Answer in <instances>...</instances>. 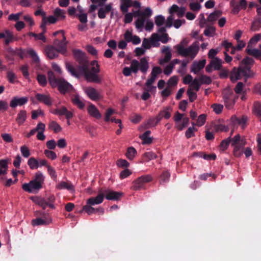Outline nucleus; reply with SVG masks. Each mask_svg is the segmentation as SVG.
<instances>
[{
	"mask_svg": "<svg viewBox=\"0 0 261 261\" xmlns=\"http://www.w3.org/2000/svg\"><path fill=\"white\" fill-rule=\"evenodd\" d=\"M71 101L73 105L77 107L80 109H83L85 107V103L81 99L78 95H75L71 99Z\"/></svg>",
	"mask_w": 261,
	"mask_h": 261,
	"instance_id": "32",
	"label": "nucleus"
},
{
	"mask_svg": "<svg viewBox=\"0 0 261 261\" xmlns=\"http://www.w3.org/2000/svg\"><path fill=\"white\" fill-rule=\"evenodd\" d=\"M56 188L59 190L67 189L69 191L74 190V186L72 184L65 181L60 182L57 185Z\"/></svg>",
	"mask_w": 261,
	"mask_h": 261,
	"instance_id": "34",
	"label": "nucleus"
},
{
	"mask_svg": "<svg viewBox=\"0 0 261 261\" xmlns=\"http://www.w3.org/2000/svg\"><path fill=\"white\" fill-rule=\"evenodd\" d=\"M253 63L254 60L253 59L249 57H246L242 61L240 67H242L243 69L249 68L248 70L246 71V72L248 74H250L251 76L252 72L251 70V66L253 64Z\"/></svg>",
	"mask_w": 261,
	"mask_h": 261,
	"instance_id": "19",
	"label": "nucleus"
},
{
	"mask_svg": "<svg viewBox=\"0 0 261 261\" xmlns=\"http://www.w3.org/2000/svg\"><path fill=\"white\" fill-rule=\"evenodd\" d=\"M171 107H166L161 110L159 113L158 115L156 116L157 122H160L163 118L168 119L171 117V112L172 111Z\"/></svg>",
	"mask_w": 261,
	"mask_h": 261,
	"instance_id": "15",
	"label": "nucleus"
},
{
	"mask_svg": "<svg viewBox=\"0 0 261 261\" xmlns=\"http://www.w3.org/2000/svg\"><path fill=\"white\" fill-rule=\"evenodd\" d=\"M104 198V194L100 190L98 194L95 197H91L87 199V203L91 205L98 204L102 202Z\"/></svg>",
	"mask_w": 261,
	"mask_h": 261,
	"instance_id": "21",
	"label": "nucleus"
},
{
	"mask_svg": "<svg viewBox=\"0 0 261 261\" xmlns=\"http://www.w3.org/2000/svg\"><path fill=\"white\" fill-rule=\"evenodd\" d=\"M198 80H199L201 85H209L212 83V80L211 77L203 74L201 75L199 78H198Z\"/></svg>",
	"mask_w": 261,
	"mask_h": 261,
	"instance_id": "51",
	"label": "nucleus"
},
{
	"mask_svg": "<svg viewBox=\"0 0 261 261\" xmlns=\"http://www.w3.org/2000/svg\"><path fill=\"white\" fill-rule=\"evenodd\" d=\"M140 66L139 69L140 71L143 73H146L148 69V60L147 57H144L140 60Z\"/></svg>",
	"mask_w": 261,
	"mask_h": 261,
	"instance_id": "30",
	"label": "nucleus"
},
{
	"mask_svg": "<svg viewBox=\"0 0 261 261\" xmlns=\"http://www.w3.org/2000/svg\"><path fill=\"white\" fill-rule=\"evenodd\" d=\"M222 15V12L220 10H216L213 13L210 14L207 17V20L210 22H213L216 20Z\"/></svg>",
	"mask_w": 261,
	"mask_h": 261,
	"instance_id": "43",
	"label": "nucleus"
},
{
	"mask_svg": "<svg viewBox=\"0 0 261 261\" xmlns=\"http://www.w3.org/2000/svg\"><path fill=\"white\" fill-rule=\"evenodd\" d=\"M33 180L36 182H39L42 186L44 180L43 174L40 172H37L35 174V178Z\"/></svg>",
	"mask_w": 261,
	"mask_h": 261,
	"instance_id": "59",
	"label": "nucleus"
},
{
	"mask_svg": "<svg viewBox=\"0 0 261 261\" xmlns=\"http://www.w3.org/2000/svg\"><path fill=\"white\" fill-rule=\"evenodd\" d=\"M140 63L137 60H133L130 63V69L134 73H137L139 69Z\"/></svg>",
	"mask_w": 261,
	"mask_h": 261,
	"instance_id": "46",
	"label": "nucleus"
},
{
	"mask_svg": "<svg viewBox=\"0 0 261 261\" xmlns=\"http://www.w3.org/2000/svg\"><path fill=\"white\" fill-rule=\"evenodd\" d=\"M101 192L104 194V197L109 200H120L123 195L122 192L114 191L109 189H103L101 188Z\"/></svg>",
	"mask_w": 261,
	"mask_h": 261,
	"instance_id": "7",
	"label": "nucleus"
},
{
	"mask_svg": "<svg viewBox=\"0 0 261 261\" xmlns=\"http://www.w3.org/2000/svg\"><path fill=\"white\" fill-rule=\"evenodd\" d=\"M35 98L38 102L43 103L48 106H51L53 103V100L49 95L37 93L35 95Z\"/></svg>",
	"mask_w": 261,
	"mask_h": 261,
	"instance_id": "17",
	"label": "nucleus"
},
{
	"mask_svg": "<svg viewBox=\"0 0 261 261\" xmlns=\"http://www.w3.org/2000/svg\"><path fill=\"white\" fill-rule=\"evenodd\" d=\"M54 15H55L54 16L55 17H56L57 18V19H63L65 18L64 11L63 10H62L59 8H57L55 10Z\"/></svg>",
	"mask_w": 261,
	"mask_h": 261,
	"instance_id": "49",
	"label": "nucleus"
},
{
	"mask_svg": "<svg viewBox=\"0 0 261 261\" xmlns=\"http://www.w3.org/2000/svg\"><path fill=\"white\" fill-rule=\"evenodd\" d=\"M205 64V59L200 60L199 62H194L191 66V71L194 74H198L204 67Z\"/></svg>",
	"mask_w": 261,
	"mask_h": 261,
	"instance_id": "20",
	"label": "nucleus"
},
{
	"mask_svg": "<svg viewBox=\"0 0 261 261\" xmlns=\"http://www.w3.org/2000/svg\"><path fill=\"white\" fill-rule=\"evenodd\" d=\"M27 53L32 58L34 63H38L39 62V58L36 52L32 48H29L27 50Z\"/></svg>",
	"mask_w": 261,
	"mask_h": 261,
	"instance_id": "41",
	"label": "nucleus"
},
{
	"mask_svg": "<svg viewBox=\"0 0 261 261\" xmlns=\"http://www.w3.org/2000/svg\"><path fill=\"white\" fill-rule=\"evenodd\" d=\"M57 87L61 93L65 94L66 93L70 92L73 89V87L69 83L63 79H61Z\"/></svg>",
	"mask_w": 261,
	"mask_h": 261,
	"instance_id": "11",
	"label": "nucleus"
},
{
	"mask_svg": "<svg viewBox=\"0 0 261 261\" xmlns=\"http://www.w3.org/2000/svg\"><path fill=\"white\" fill-rule=\"evenodd\" d=\"M152 180V177L150 175H142L133 181L132 188L133 190L136 191L144 189L145 184Z\"/></svg>",
	"mask_w": 261,
	"mask_h": 261,
	"instance_id": "5",
	"label": "nucleus"
},
{
	"mask_svg": "<svg viewBox=\"0 0 261 261\" xmlns=\"http://www.w3.org/2000/svg\"><path fill=\"white\" fill-rule=\"evenodd\" d=\"M240 142H241V144L244 145L245 142L243 139L241 140V136L239 134L236 135L232 139H231V145L234 146V154L237 155L238 152H239V148L237 145L239 144Z\"/></svg>",
	"mask_w": 261,
	"mask_h": 261,
	"instance_id": "25",
	"label": "nucleus"
},
{
	"mask_svg": "<svg viewBox=\"0 0 261 261\" xmlns=\"http://www.w3.org/2000/svg\"><path fill=\"white\" fill-rule=\"evenodd\" d=\"M49 128L54 130L55 133H59L61 131L62 127L56 121H51L48 125Z\"/></svg>",
	"mask_w": 261,
	"mask_h": 261,
	"instance_id": "42",
	"label": "nucleus"
},
{
	"mask_svg": "<svg viewBox=\"0 0 261 261\" xmlns=\"http://www.w3.org/2000/svg\"><path fill=\"white\" fill-rule=\"evenodd\" d=\"M8 161L7 160L2 159L0 160V181L2 184L6 181V175L8 173Z\"/></svg>",
	"mask_w": 261,
	"mask_h": 261,
	"instance_id": "10",
	"label": "nucleus"
},
{
	"mask_svg": "<svg viewBox=\"0 0 261 261\" xmlns=\"http://www.w3.org/2000/svg\"><path fill=\"white\" fill-rule=\"evenodd\" d=\"M52 113L53 114L58 116H65L67 120L72 118L73 116V113L68 111L65 107L55 109L52 111Z\"/></svg>",
	"mask_w": 261,
	"mask_h": 261,
	"instance_id": "12",
	"label": "nucleus"
},
{
	"mask_svg": "<svg viewBox=\"0 0 261 261\" xmlns=\"http://www.w3.org/2000/svg\"><path fill=\"white\" fill-rule=\"evenodd\" d=\"M152 14V10L149 8H147L145 9L142 12H140V11H137L135 13V15L144 17L146 19V18L149 17L150 16H151Z\"/></svg>",
	"mask_w": 261,
	"mask_h": 261,
	"instance_id": "37",
	"label": "nucleus"
},
{
	"mask_svg": "<svg viewBox=\"0 0 261 261\" xmlns=\"http://www.w3.org/2000/svg\"><path fill=\"white\" fill-rule=\"evenodd\" d=\"M85 93L88 97L93 101H97L101 99V96L97 90L93 87H88L85 89Z\"/></svg>",
	"mask_w": 261,
	"mask_h": 261,
	"instance_id": "14",
	"label": "nucleus"
},
{
	"mask_svg": "<svg viewBox=\"0 0 261 261\" xmlns=\"http://www.w3.org/2000/svg\"><path fill=\"white\" fill-rule=\"evenodd\" d=\"M83 211H84L89 215L92 214L96 213L95 208L92 207L91 205L88 204L83 207Z\"/></svg>",
	"mask_w": 261,
	"mask_h": 261,
	"instance_id": "56",
	"label": "nucleus"
},
{
	"mask_svg": "<svg viewBox=\"0 0 261 261\" xmlns=\"http://www.w3.org/2000/svg\"><path fill=\"white\" fill-rule=\"evenodd\" d=\"M170 174L168 171H164L160 176L161 184L167 183L169 181Z\"/></svg>",
	"mask_w": 261,
	"mask_h": 261,
	"instance_id": "54",
	"label": "nucleus"
},
{
	"mask_svg": "<svg viewBox=\"0 0 261 261\" xmlns=\"http://www.w3.org/2000/svg\"><path fill=\"white\" fill-rule=\"evenodd\" d=\"M247 53L249 55L257 58L261 56V50L256 48H247L246 49Z\"/></svg>",
	"mask_w": 261,
	"mask_h": 261,
	"instance_id": "47",
	"label": "nucleus"
},
{
	"mask_svg": "<svg viewBox=\"0 0 261 261\" xmlns=\"http://www.w3.org/2000/svg\"><path fill=\"white\" fill-rule=\"evenodd\" d=\"M196 131H197V129L194 127V126L189 127L185 133V136L186 138L189 139L192 137H194V132Z\"/></svg>",
	"mask_w": 261,
	"mask_h": 261,
	"instance_id": "55",
	"label": "nucleus"
},
{
	"mask_svg": "<svg viewBox=\"0 0 261 261\" xmlns=\"http://www.w3.org/2000/svg\"><path fill=\"white\" fill-rule=\"evenodd\" d=\"M156 77L151 75V77L148 79L146 82V86L148 88V90L151 92L153 90L156 89V87L152 86L151 85L154 82Z\"/></svg>",
	"mask_w": 261,
	"mask_h": 261,
	"instance_id": "44",
	"label": "nucleus"
},
{
	"mask_svg": "<svg viewBox=\"0 0 261 261\" xmlns=\"http://www.w3.org/2000/svg\"><path fill=\"white\" fill-rule=\"evenodd\" d=\"M6 37L5 40V43L6 45H8L14 39V36L13 34L8 30L6 31Z\"/></svg>",
	"mask_w": 261,
	"mask_h": 261,
	"instance_id": "62",
	"label": "nucleus"
},
{
	"mask_svg": "<svg viewBox=\"0 0 261 261\" xmlns=\"http://www.w3.org/2000/svg\"><path fill=\"white\" fill-rule=\"evenodd\" d=\"M44 53L47 57L53 59L58 56L59 52L53 45H47L44 49Z\"/></svg>",
	"mask_w": 261,
	"mask_h": 261,
	"instance_id": "16",
	"label": "nucleus"
},
{
	"mask_svg": "<svg viewBox=\"0 0 261 261\" xmlns=\"http://www.w3.org/2000/svg\"><path fill=\"white\" fill-rule=\"evenodd\" d=\"M72 53L75 59L80 64L77 68H75L76 70H79L80 67L88 65V60L84 52L80 49H74Z\"/></svg>",
	"mask_w": 261,
	"mask_h": 261,
	"instance_id": "6",
	"label": "nucleus"
},
{
	"mask_svg": "<svg viewBox=\"0 0 261 261\" xmlns=\"http://www.w3.org/2000/svg\"><path fill=\"white\" fill-rule=\"evenodd\" d=\"M40 125H41L40 126L41 127V129L37 130L38 133L37 134V138L39 140L43 141L45 139V136L43 134L45 128V125L44 123L40 122Z\"/></svg>",
	"mask_w": 261,
	"mask_h": 261,
	"instance_id": "45",
	"label": "nucleus"
},
{
	"mask_svg": "<svg viewBox=\"0 0 261 261\" xmlns=\"http://www.w3.org/2000/svg\"><path fill=\"white\" fill-rule=\"evenodd\" d=\"M231 142V138L230 137L227 138L226 139L223 140L220 145V147L221 149L224 150L226 149Z\"/></svg>",
	"mask_w": 261,
	"mask_h": 261,
	"instance_id": "61",
	"label": "nucleus"
},
{
	"mask_svg": "<svg viewBox=\"0 0 261 261\" xmlns=\"http://www.w3.org/2000/svg\"><path fill=\"white\" fill-rule=\"evenodd\" d=\"M230 5L232 8V11L233 13L234 14H238L240 12V11L241 9H242V8L239 5V3L234 1H231Z\"/></svg>",
	"mask_w": 261,
	"mask_h": 261,
	"instance_id": "52",
	"label": "nucleus"
},
{
	"mask_svg": "<svg viewBox=\"0 0 261 261\" xmlns=\"http://www.w3.org/2000/svg\"><path fill=\"white\" fill-rule=\"evenodd\" d=\"M47 172L50 176L51 178L54 180H55L57 178V174L55 169L51 166H47Z\"/></svg>",
	"mask_w": 261,
	"mask_h": 261,
	"instance_id": "63",
	"label": "nucleus"
},
{
	"mask_svg": "<svg viewBox=\"0 0 261 261\" xmlns=\"http://www.w3.org/2000/svg\"><path fill=\"white\" fill-rule=\"evenodd\" d=\"M145 18L144 17L140 16L135 22V25L137 29H141L144 27Z\"/></svg>",
	"mask_w": 261,
	"mask_h": 261,
	"instance_id": "60",
	"label": "nucleus"
},
{
	"mask_svg": "<svg viewBox=\"0 0 261 261\" xmlns=\"http://www.w3.org/2000/svg\"><path fill=\"white\" fill-rule=\"evenodd\" d=\"M48 81L53 87H57L58 83L61 79L56 78L54 73L52 71L48 72Z\"/></svg>",
	"mask_w": 261,
	"mask_h": 261,
	"instance_id": "31",
	"label": "nucleus"
},
{
	"mask_svg": "<svg viewBox=\"0 0 261 261\" xmlns=\"http://www.w3.org/2000/svg\"><path fill=\"white\" fill-rule=\"evenodd\" d=\"M28 165L31 169H36L39 167V161L34 157H31L28 161Z\"/></svg>",
	"mask_w": 261,
	"mask_h": 261,
	"instance_id": "38",
	"label": "nucleus"
},
{
	"mask_svg": "<svg viewBox=\"0 0 261 261\" xmlns=\"http://www.w3.org/2000/svg\"><path fill=\"white\" fill-rule=\"evenodd\" d=\"M43 218H37L32 220V224L33 226L38 225H46L51 222V219L46 216L44 213H43Z\"/></svg>",
	"mask_w": 261,
	"mask_h": 261,
	"instance_id": "18",
	"label": "nucleus"
},
{
	"mask_svg": "<svg viewBox=\"0 0 261 261\" xmlns=\"http://www.w3.org/2000/svg\"><path fill=\"white\" fill-rule=\"evenodd\" d=\"M37 80L40 86L44 87L47 84L46 76L44 74H38L37 76Z\"/></svg>",
	"mask_w": 261,
	"mask_h": 261,
	"instance_id": "50",
	"label": "nucleus"
},
{
	"mask_svg": "<svg viewBox=\"0 0 261 261\" xmlns=\"http://www.w3.org/2000/svg\"><path fill=\"white\" fill-rule=\"evenodd\" d=\"M253 111L254 113L260 118L261 121V103L256 101L254 103Z\"/></svg>",
	"mask_w": 261,
	"mask_h": 261,
	"instance_id": "53",
	"label": "nucleus"
},
{
	"mask_svg": "<svg viewBox=\"0 0 261 261\" xmlns=\"http://www.w3.org/2000/svg\"><path fill=\"white\" fill-rule=\"evenodd\" d=\"M249 68L243 69L242 67H239L238 68L234 67L230 73V80L232 83L236 82L237 80H240L242 76L246 78L251 77L250 74H248L246 71Z\"/></svg>",
	"mask_w": 261,
	"mask_h": 261,
	"instance_id": "3",
	"label": "nucleus"
},
{
	"mask_svg": "<svg viewBox=\"0 0 261 261\" xmlns=\"http://www.w3.org/2000/svg\"><path fill=\"white\" fill-rule=\"evenodd\" d=\"M186 10V9L185 7H179L177 5L174 4L170 7L169 9V13L170 14H173L176 13L178 17H182L184 16Z\"/></svg>",
	"mask_w": 261,
	"mask_h": 261,
	"instance_id": "24",
	"label": "nucleus"
},
{
	"mask_svg": "<svg viewBox=\"0 0 261 261\" xmlns=\"http://www.w3.org/2000/svg\"><path fill=\"white\" fill-rule=\"evenodd\" d=\"M54 46L59 53L64 54L67 50V41L64 34L62 35V39H55L53 42Z\"/></svg>",
	"mask_w": 261,
	"mask_h": 261,
	"instance_id": "8",
	"label": "nucleus"
},
{
	"mask_svg": "<svg viewBox=\"0 0 261 261\" xmlns=\"http://www.w3.org/2000/svg\"><path fill=\"white\" fill-rule=\"evenodd\" d=\"M151 47H158L160 45L159 39V35L156 33H153L149 38Z\"/></svg>",
	"mask_w": 261,
	"mask_h": 261,
	"instance_id": "33",
	"label": "nucleus"
},
{
	"mask_svg": "<svg viewBox=\"0 0 261 261\" xmlns=\"http://www.w3.org/2000/svg\"><path fill=\"white\" fill-rule=\"evenodd\" d=\"M156 155L152 151L145 152L143 155V160L146 162L156 159Z\"/></svg>",
	"mask_w": 261,
	"mask_h": 261,
	"instance_id": "48",
	"label": "nucleus"
},
{
	"mask_svg": "<svg viewBox=\"0 0 261 261\" xmlns=\"http://www.w3.org/2000/svg\"><path fill=\"white\" fill-rule=\"evenodd\" d=\"M89 114L97 119H99L101 117V114L99 112L97 108L93 105L91 103L87 109Z\"/></svg>",
	"mask_w": 261,
	"mask_h": 261,
	"instance_id": "26",
	"label": "nucleus"
},
{
	"mask_svg": "<svg viewBox=\"0 0 261 261\" xmlns=\"http://www.w3.org/2000/svg\"><path fill=\"white\" fill-rule=\"evenodd\" d=\"M210 63L211 64L212 67H213V68L215 70H221V68L222 67L221 60L218 59V58H215L211 61Z\"/></svg>",
	"mask_w": 261,
	"mask_h": 261,
	"instance_id": "39",
	"label": "nucleus"
},
{
	"mask_svg": "<svg viewBox=\"0 0 261 261\" xmlns=\"http://www.w3.org/2000/svg\"><path fill=\"white\" fill-rule=\"evenodd\" d=\"M20 151L24 158H27L30 155V151L28 147L25 145L20 147Z\"/></svg>",
	"mask_w": 261,
	"mask_h": 261,
	"instance_id": "64",
	"label": "nucleus"
},
{
	"mask_svg": "<svg viewBox=\"0 0 261 261\" xmlns=\"http://www.w3.org/2000/svg\"><path fill=\"white\" fill-rule=\"evenodd\" d=\"M112 10V4L110 3L99 9L97 13L98 17L100 19H105L106 17V14Z\"/></svg>",
	"mask_w": 261,
	"mask_h": 261,
	"instance_id": "22",
	"label": "nucleus"
},
{
	"mask_svg": "<svg viewBox=\"0 0 261 261\" xmlns=\"http://www.w3.org/2000/svg\"><path fill=\"white\" fill-rule=\"evenodd\" d=\"M223 98L226 108L231 109L235 103L236 96L232 90L227 88L223 91Z\"/></svg>",
	"mask_w": 261,
	"mask_h": 261,
	"instance_id": "4",
	"label": "nucleus"
},
{
	"mask_svg": "<svg viewBox=\"0 0 261 261\" xmlns=\"http://www.w3.org/2000/svg\"><path fill=\"white\" fill-rule=\"evenodd\" d=\"M88 65L83 67H80L79 70H76L71 64L67 63L66 67L67 70L71 74L76 77H79L84 74L86 80L91 82L100 83L101 80L97 74L100 72L99 66L96 64V66H93L91 70L88 69Z\"/></svg>",
	"mask_w": 261,
	"mask_h": 261,
	"instance_id": "1",
	"label": "nucleus"
},
{
	"mask_svg": "<svg viewBox=\"0 0 261 261\" xmlns=\"http://www.w3.org/2000/svg\"><path fill=\"white\" fill-rule=\"evenodd\" d=\"M27 118V113L25 110H20L17 114L16 121L19 125H21L25 121Z\"/></svg>",
	"mask_w": 261,
	"mask_h": 261,
	"instance_id": "27",
	"label": "nucleus"
},
{
	"mask_svg": "<svg viewBox=\"0 0 261 261\" xmlns=\"http://www.w3.org/2000/svg\"><path fill=\"white\" fill-rule=\"evenodd\" d=\"M259 40H261V33L255 34L249 41L248 47L251 46L252 44H255Z\"/></svg>",
	"mask_w": 261,
	"mask_h": 261,
	"instance_id": "57",
	"label": "nucleus"
},
{
	"mask_svg": "<svg viewBox=\"0 0 261 261\" xmlns=\"http://www.w3.org/2000/svg\"><path fill=\"white\" fill-rule=\"evenodd\" d=\"M120 10L122 13H127L128 8L132 6V1L121 0Z\"/></svg>",
	"mask_w": 261,
	"mask_h": 261,
	"instance_id": "35",
	"label": "nucleus"
},
{
	"mask_svg": "<svg viewBox=\"0 0 261 261\" xmlns=\"http://www.w3.org/2000/svg\"><path fill=\"white\" fill-rule=\"evenodd\" d=\"M231 121L234 125L238 124L241 125L244 128L246 123L247 117L245 116H242L241 118H238L236 116H233L231 117Z\"/></svg>",
	"mask_w": 261,
	"mask_h": 261,
	"instance_id": "28",
	"label": "nucleus"
},
{
	"mask_svg": "<svg viewBox=\"0 0 261 261\" xmlns=\"http://www.w3.org/2000/svg\"><path fill=\"white\" fill-rule=\"evenodd\" d=\"M136 154L137 150L134 147L131 146L127 148L125 155L128 160H132L134 159Z\"/></svg>",
	"mask_w": 261,
	"mask_h": 261,
	"instance_id": "40",
	"label": "nucleus"
},
{
	"mask_svg": "<svg viewBox=\"0 0 261 261\" xmlns=\"http://www.w3.org/2000/svg\"><path fill=\"white\" fill-rule=\"evenodd\" d=\"M261 29V16L256 17L252 21L250 30L253 32L258 31Z\"/></svg>",
	"mask_w": 261,
	"mask_h": 261,
	"instance_id": "29",
	"label": "nucleus"
},
{
	"mask_svg": "<svg viewBox=\"0 0 261 261\" xmlns=\"http://www.w3.org/2000/svg\"><path fill=\"white\" fill-rule=\"evenodd\" d=\"M44 153L47 158L52 160H55L57 158L56 153L52 150L45 149L44 151Z\"/></svg>",
	"mask_w": 261,
	"mask_h": 261,
	"instance_id": "58",
	"label": "nucleus"
},
{
	"mask_svg": "<svg viewBox=\"0 0 261 261\" xmlns=\"http://www.w3.org/2000/svg\"><path fill=\"white\" fill-rule=\"evenodd\" d=\"M204 0H191V1H196V2H191L189 4V7L192 11L197 12L201 9L200 3Z\"/></svg>",
	"mask_w": 261,
	"mask_h": 261,
	"instance_id": "36",
	"label": "nucleus"
},
{
	"mask_svg": "<svg viewBox=\"0 0 261 261\" xmlns=\"http://www.w3.org/2000/svg\"><path fill=\"white\" fill-rule=\"evenodd\" d=\"M174 48L178 55L182 57L190 56L191 59H194L199 50V43L196 41L187 48H185L182 44H177Z\"/></svg>",
	"mask_w": 261,
	"mask_h": 261,
	"instance_id": "2",
	"label": "nucleus"
},
{
	"mask_svg": "<svg viewBox=\"0 0 261 261\" xmlns=\"http://www.w3.org/2000/svg\"><path fill=\"white\" fill-rule=\"evenodd\" d=\"M42 187L39 182L32 180L29 183H25L22 185L23 190L29 193H32L34 190H39Z\"/></svg>",
	"mask_w": 261,
	"mask_h": 261,
	"instance_id": "9",
	"label": "nucleus"
},
{
	"mask_svg": "<svg viewBox=\"0 0 261 261\" xmlns=\"http://www.w3.org/2000/svg\"><path fill=\"white\" fill-rule=\"evenodd\" d=\"M162 53L164 54L165 56L164 59L160 60V63L162 64L164 63L169 62L172 58L170 47L169 46H163L162 49Z\"/></svg>",
	"mask_w": 261,
	"mask_h": 261,
	"instance_id": "23",
	"label": "nucleus"
},
{
	"mask_svg": "<svg viewBox=\"0 0 261 261\" xmlns=\"http://www.w3.org/2000/svg\"><path fill=\"white\" fill-rule=\"evenodd\" d=\"M28 101L27 97H18L15 96L12 98L10 102V107L15 108L17 106H22L26 104Z\"/></svg>",
	"mask_w": 261,
	"mask_h": 261,
	"instance_id": "13",
	"label": "nucleus"
}]
</instances>
